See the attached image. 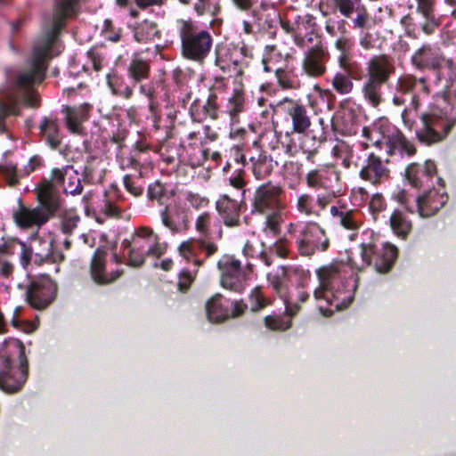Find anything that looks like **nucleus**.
Wrapping results in <instances>:
<instances>
[{
	"mask_svg": "<svg viewBox=\"0 0 456 456\" xmlns=\"http://www.w3.org/2000/svg\"><path fill=\"white\" fill-rule=\"evenodd\" d=\"M79 0H54L53 12L45 16L42 24V35L35 42L29 68L19 72L12 92L6 99L0 96V131L4 129V119L8 114L18 115V101L29 107L37 106V96L33 88L36 83L45 78L47 61L58 54L57 37L66 24V20L76 15Z\"/></svg>",
	"mask_w": 456,
	"mask_h": 456,
	"instance_id": "f257e3e1",
	"label": "nucleus"
},
{
	"mask_svg": "<svg viewBox=\"0 0 456 456\" xmlns=\"http://www.w3.org/2000/svg\"><path fill=\"white\" fill-rule=\"evenodd\" d=\"M195 228L203 237L182 242L178 250L187 262H192L199 267L218 251V245L211 236L221 240L223 230L220 220L209 212H203L197 217Z\"/></svg>",
	"mask_w": 456,
	"mask_h": 456,
	"instance_id": "f03ea898",
	"label": "nucleus"
},
{
	"mask_svg": "<svg viewBox=\"0 0 456 456\" xmlns=\"http://www.w3.org/2000/svg\"><path fill=\"white\" fill-rule=\"evenodd\" d=\"M456 123V94L448 92L436 106L421 117L418 139L428 145L442 141Z\"/></svg>",
	"mask_w": 456,
	"mask_h": 456,
	"instance_id": "7ed1b4c3",
	"label": "nucleus"
},
{
	"mask_svg": "<svg viewBox=\"0 0 456 456\" xmlns=\"http://www.w3.org/2000/svg\"><path fill=\"white\" fill-rule=\"evenodd\" d=\"M3 358L0 370V389L14 393L21 388L28 378V361L21 341L9 338L4 341L0 351Z\"/></svg>",
	"mask_w": 456,
	"mask_h": 456,
	"instance_id": "20e7f679",
	"label": "nucleus"
},
{
	"mask_svg": "<svg viewBox=\"0 0 456 456\" xmlns=\"http://www.w3.org/2000/svg\"><path fill=\"white\" fill-rule=\"evenodd\" d=\"M39 204L34 208L20 206L14 213L15 224L21 229L45 225L61 209L62 200L53 188H41L37 192Z\"/></svg>",
	"mask_w": 456,
	"mask_h": 456,
	"instance_id": "39448f33",
	"label": "nucleus"
},
{
	"mask_svg": "<svg viewBox=\"0 0 456 456\" xmlns=\"http://www.w3.org/2000/svg\"><path fill=\"white\" fill-rule=\"evenodd\" d=\"M287 233L295 240L301 256H310L316 252H323L330 246L325 231L315 222L289 223Z\"/></svg>",
	"mask_w": 456,
	"mask_h": 456,
	"instance_id": "423d86ee",
	"label": "nucleus"
},
{
	"mask_svg": "<svg viewBox=\"0 0 456 456\" xmlns=\"http://www.w3.org/2000/svg\"><path fill=\"white\" fill-rule=\"evenodd\" d=\"M178 32L184 57L196 61L207 57L213 42L208 31L199 28L191 20H178Z\"/></svg>",
	"mask_w": 456,
	"mask_h": 456,
	"instance_id": "0eeeda50",
	"label": "nucleus"
},
{
	"mask_svg": "<svg viewBox=\"0 0 456 456\" xmlns=\"http://www.w3.org/2000/svg\"><path fill=\"white\" fill-rule=\"evenodd\" d=\"M121 246L128 256L129 265L134 267L141 266L148 256H159L162 254L158 235L146 227L137 229L132 239L124 240Z\"/></svg>",
	"mask_w": 456,
	"mask_h": 456,
	"instance_id": "6e6552de",
	"label": "nucleus"
},
{
	"mask_svg": "<svg viewBox=\"0 0 456 456\" xmlns=\"http://www.w3.org/2000/svg\"><path fill=\"white\" fill-rule=\"evenodd\" d=\"M20 246V260L23 268L31 264L40 266L44 264L56 263L63 259V256L53 250V240L51 238H41L34 235L27 245L23 241Z\"/></svg>",
	"mask_w": 456,
	"mask_h": 456,
	"instance_id": "1a4fd4ad",
	"label": "nucleus"
},
{
	"mask_svg": "<svg viewBox=\"0 0 456 456\" xmlns=\"http://www.w3.org/2000/svg\"><path fill=\"white\" fill-rule=\"evenodd\" d=\"M217 267L221 272V285L227 289L241 292L251 272V265L242 267L240 260L233 256L224 255L217 262Z\"/></svg>",
	"mask_w": 456,
	"mask_h": 456,
	"instance_id": "9d476101",
	"label": "nucleus"
},
{
	"mask_svg": "<svg viewBox=\"0 0 456 456\" xmlns=\"http://www.w3.org/2000/svg\"><path fill=\"white\" fill-rule=\"evenodd\" d=\"M361 264L354 263L359 269L370 265L372 261L377 272L385 273L388 272L397 256V248L394 245L386 244L381 252H378L376 246L370 242H362L360 246Z\"/></svg>",
	"mask_w": 456,
	"mask_h": 456,
	"instance_id": "9b49d317",
	"label": "nucleus"
},
{
	"mask_svg": "<svg viewBox=\"0 0 456 456\" xmlns=\"http://www.w3.org/2000/svg\"><path fill=\"white\" fill-rule=\"evenodd\" d=\"M57 285L46 274L34 278L27 287L26 301L33 308H46L55 299Z\"/></svg>",
	"mask_w": 456,
	"mask_h": 456,
	"instance_id": "f8f14e48",
	"label": "nucleus"
},
{
	"mask_svg": "<svg viewBox=\"0 0 456 456\" xmlns=\"http://www.w3.org/2000/svg\"><path fill=\"white\" fill-rule=\"evenodd\" d=\"M344 265L341 264H331L327 266L321 267L316 273L320 281L319 288L315 289L314 296L316 299H325L330 301V297L338 298L340 290V283H342V269Z\"/></svg>",
	"mask_w": 456,
	"mask_h": 456,
	"instance_id": "ddd939ff",
	"label": "nucleus"
},
{
	"mask_svg": "<svg viewBox=\"0 0 456 456\" xmlns=\"http://www.w3.org/2000/svg\"><path fill=\"white\" fill-rule=\"evenodd\" d=\"M53 188L59 195L57 188H61L63 193L77 196L83 192L84 187L79 174L72 165H65L52 170L49 183L42 188Z\"/></svg>",
	"mask_w": 456,
	"mask_h": 456,
	"instance_id": "4468645a",
	"label": "nucleus"
},
{
	"mask_svg": "<svg viewBox=\"0 0 456 456\" xmlns=\"http://www.w3.org/2000/svg\"><path fill=\"white\" fill-rule=\"evenodd\" d=\"M305 179L310 188L316 191L322 190L323 192L318 193V195H322L330 201L338 195L339 191L337 190V187L339 175L332 167L323 166L312 170L307 173Z\"/></svg>",
	"mask_w": 456,
	"mask_h": 456,
	"instance_id": "2eb2a0df",
	"label": "nucleus"
},
{
	"mask_svg": "<svg viewBox=\"0 0 456 456\" xmlns=\"http://www.w3.org/2000/svg\"><path fill=\"white\" fill-rule=\"evenodd\" d=\"M218 134L210 126L201 125L189 131L186 134L184 142L191 149V158L196 165H202L208 159V150L206 145L208 142H215Z\"/></svg>",
	"mask_w": 456,
	"mask_h": 456,
	"instance_id": "dca6fc26",
	"label": "nucleus"
},
{
	"mask_svg": "<svg viewBox=\"0 0 456 456\" xmlns=\"http://www.w3.org/2000/svg\"><path fill=\"white\" fill-rule=\"evenodd\" d=\"M389 163V159H384L374 152H369L359 171V177L374 186L386 183L391 179Z\"/></svg>",
	"mask_w": 456,
	"mask_h": 456,
	"instance_id": "f3484780",
	"label": "nucleus"
},
{
	"mask_svg": "<svg viewBox=\"0 0 456 456\" xmlns=\"http://www.w3.org/2000/svg\"><path fill=\"white\" fill-rule=\"evenodd\" d=\"M247 305L240 301L231 302L216 294L206 303V314L209 322H219L229 317H238L243 314Z\"/></svg>",
	"mask_w": 456,
	"mask_h": 456,
	"instance_id": "a211bd4d",
	"label": "nucleus"
},
{
	"mask_svg": "<svg viewBox=\"0 0 456 456\" xmlns=\"http://www.w3.org/2000/svg\"><path fill=\"white\" fill-rule=\"evenodd\" d=\"M281 187L270 183L259 186L253 200V212L270 214L273 211L283 210L284 204L281 201Z\"/></svg>",
	"mask_w": 456,
	"mask_h": 456,
	"instance_id": "6ab92c4d",
	"label": "nucleus"
},
{
	"mask_svg": "<svg viewBox=\"0 0 456 456\" xmlns=\"http://www.w3.org/2000/svg\"><path fill=\"white\" fill-rule=\"evenodd\" d=\"M405 175L409 183L416 188H431L435 183L441 185L442 178L436 176V166L431 160L423 164L411 163L406 170Z\"/></svg>",
	"mask_w": 456,
	"mask_h": 456,
	"instance_id": "aec40b11",
	"label": "nucleus"
},
{
	"mask_svg": "<svg viewBox=\"0 0 456 456\" xmlns=\"http://www.w3.org/2000/svg\"><path fill=\"white\" fill-rule=\"evenodd\" d=\"M330 54L323 45L305 49L301 59L302 73L309 77H322L327 70Z\"/></svg>",
	"mask_w": 456,
	"mask_h": 456,
	"instance_id": "412c9836",
	"label": "nucleus"
},
{
	"mask_svg": "<svg viewBox=\"0 0 456 456\" xmlns=\"http://www.w3.org/2000/svg\"><path fill=\"white\" fill-rule=\"evenodd\" d=\"M412 65L420 70L423 69H442L444 67L449 69L452 74V60L446 59L441 54L436 53L429 45H423L411 56Z\"/></svg>",
	"mask_w": 456,
	"mask_h": 456,
	"instance_id": "4be33fe9",
	"label": "nucleus"
},
{
	"mask_svg": "<svg viewBox=\"0 0 456 456\" xmlns=\"http://www.w3.org/2000/svg\"><path fill=\"white\" fill-rule=\"evenodd\" d=\"M319 124L321 126V129L318 131L311 130L308 132L297 133V145L289 146L287 151L290 152V154H296L297 152V147L299 151L304 154H306L308 159L314 156L321 143L326 139V128L323 126V118L319 119ZM293 143L296 144L294 140Z\"/></svg>",
	"mask_w": 456,
	"mask_h": 456,
	"instance_id": "5701e85b",
	"label": "nucleus"
},
{
	"mask_svg": "<svg viewBox=\"0 0 456 456\" xmlns=\"http://www.w3.org/2000/svg\"><path fill=\"white\" fill-rule=\"evenodd\" d=\"M447 200L448 196L443 185L438 189L435 186L428 188L422 195L416 198L417 211L421 217L432 216L445 205Z\"/></svg>",
	"mask_w": 456,
	"mask_h": 456,
	"instance_id": "b1692460",
	"label": "nucleus"
},
{
	"mask_svg": "<svg viewBox=\"0 0 456 456\" xmlns=\"http://www.w3.org/2000/svg\"><path fill=\"white\" fill-rule=\"evenodd\" d=\"M105 251L97 248L92 257L90 265V276L93 281L98 285L104 286L114 282L123 273V270L107 272L105 267Z\"/></svg>",
	"mask_w": 456,
	"mask_h": 456,
	"instance_id": "393cba45",
	"label": "nucleus"
},
{
	"mask_svg": "<svg viewBox=\"0 0 456 456\" xmlns=\"http://www.w3.org/2000/svg\"><path fill=\"white\" fill-rule=\"evenodd\" d=\"M365 65V78L385 84L395 72L393 60L385 54L372 56L367 61Z\"/></svg>",
	"mask_w": 456,
	"mask_h": 456,
	"instance_id": "a878e982",
	"label": "nucleus"
},
{
	"mask_svg": "<svg viewBox=\"0 0 456 456\" xmlns=\"http://www.w3.org/2000/svg\"><path fill=\"white\" fill-rule=\"evenodd\" d=\"M217 97L210 94L206 101L195 99L190 106L189 113L193 122L200 123L206 118L217 119L218 118Z\"/></svg>",
	"mask_w": 456,
	"mask_h": 456,
	"instance_id": "bb28decb",
	"label": "nucleus"
},
{
	"mask_svg": "<svg viewBox=\"0 0 456 456\" xmlns=\"http://www.w3.org/2000/svg\"><path fill=\"white\" fill-rule=\"evenodd\" d=\"M216 209L224 225L235 227L240 224V202L220 195L216 202Z\"/></svg>",
	"mask_w": 456,
	"mask_h": 456,
	"instance_id": "cd10ccee",
	"label": "nucleus"
},
{
	"mask_svg": "<svg viewBox=\"0 0 456 456\" xmlns=\"http://www.w3.org/2000/svg\"><path fill=\"white\" fill-rule=\"evenodd\" d=\"M330 203L322 195L317 194L314 199L310 194L303 193L297 197L296 208L298 213L307 217H319Z\"/></svg>",
	"mask_w": 456,
	"mask_h": 456,
	"instance_id": "c85d7f7f",
	"label": "nucleus"
},
{
	"mask_svg": "<svg viewBox=\"0 0 456 456\" xmlns=\"http://www.w3.org/2000/svg\"><path fill=\"white\" fill-rule=\"evenodd\" d=\"M289 105L287 109V114L292 122L293 132L303 133L307 131L311 126V118L306 106L292 100H287Z\"/></svg>",
	"mask_w": 456,
	"mask_h": 456,
	"instance_id": "c756f323",
	"label": "nucleus"
},
{
	"mask_svg": "<svg viewBox=\"0 0 456 456\" xmlns=\"http://www.w3.org/2000/svg\"><path fill=\"white\" fill-rule=\"evenodd\" d=\"M330 215L342 227L349 231H356L361 224L360 214L344 206H332L330 209Z\"/></svg>",
	"mask_w": 456,
	"mask_h": 456,
	"instance_id": "7c9ffc66",
	"label": "nucleus"
},
{
	"mask_svg": "<svg viewBox=\"0 0 456 456\" xmlns=\"http://www.w3.org/2000/svg\"><path fill=\"white\" fill-rule=\"evenodd\" d=\"M385 83L365 78L362 85V94L365 102L373 108L379 107L385 102L383 86Z\"/></svg>",
	"mask_w": 456,
	"mask_h": 456,
	"instance_id": "2f4dec72",
	"label": "nucleus"
},
{
	"mask_svg": "<svg viewBox=\"0 0 456 456\" xmlns=\"http://www.w3.org/2000/svg\"><path fill=\"white\" fill-rule=\"evenodd\" d=\"M88 104L79 107H66V126L72 133H78L81 129V124L87 118Z\"/></svg>",
	"mask_w": 456,
	"mask_h": 456,
	"instance_id": "473e14b6",
	"label": "nucleus"
},
{
	"mask_svg": "<svg viewBox=\"0 0 456 456\" xmlns=\"http://www.w3.org/2000/svg\"><path fill=\"white\" fill-rule=\"evenodd\" d=\"M252 164V172L258 180L265 179L273 171L275 162L265 153H259L257 156L249 159Z\"/></svg>",
	"mask_w": 456,
	"mask_h": 456,
	"instance_id": "72a5a7b5",
	"label": "nucleus"
},
{
	"mask_svg": "<svg viewBox=\"0 0 456 456\" xmlns=\"http://www.w3.org/2000/svg\"><path fill=\"white\" fill-rule=\"evenodd\" d=\"M316 28L315 19L311 14L297 15L294 19L293 40L295 45H302V37L310 29Z\"/></svg>",
	"mask_w": 456,
	"mask_h": 456,
	"instance_id": "f704fd0d",
	"label": "nucleus"
},
{
	"mask_svg": "<svg viewBox=\"0 0 456 456\" xmlns=\"http://www.w3.org/2000/svg\"><path fill=\"white\" fill-rule=\"evenodd\" d=\"M395 137H392L390 146L386 150L388 156L395 155L399 152L401 155L412 156L416 152L415 146L408 141L400 131H394Z\"/></svg>",
	"mask_w": 456,
	"mask_h": 456,
	"instance_id": "c9c22d12",
	"label": "nucleus"
},
{
	"mask_svg": "<svg viewBox=\"0 0 456 456\" xmlns=\"http://www.w3.org/2000/svg\"><path fill=\"white\" fill-rule=\"evenodd\" d=\"M39 129L46 142L52 148H57L61 143L59 127L55 118L45 117L42 118Z\"/></svg>",
	"mask_w": 456,
	"mask_h": 456,
	"instance_id": "e433bc0d",
	"label": "nucleus"
},
{
	"mask_svg": "<svg viewBox=\"0 0 456 456\" xmlns=\"http://www.w3.org/2000/svg\"><path fill=\"white\" fill-rule=\"evenodd\" d=\"M393 232L399 237L405 238L411 231L412 224L407 215L399 209H395L389 219Z\"/></svg>",
	"mask_w": 456,
	"mask_h": 456,
	"instance_id": "4c0bfd02",
	"label": "nucleus"
},
{
	"mask_svg": "<svg viewBox=\"0 0 456 456\" xmlns=\"http://www.w3.org/2000/svg\"><path fill=\"white\" fill-rule=\"evenodd\" d=\"M333 90L339 95L350 94L354 87L353 77L349 71H338L330 80Z\"/></svg>",
	"mask_w": 456,
	"mask_h": 456,
	"instance_id": "58836bf2",
	"label": "nucleus"
},
{
	"mask_svg": "<svg viewBox=\"0 0 456 456\" xmlns=\"http://www.w3.org/2000/svg\"><path fill=\"white\" fill-rule=\"evenodd\" d=\"M244 111V96L239 92L235 91L233 94L228 98L227 103L224 107V112L230 117L231 126L239 123V116Z\"/></svg>",
	"mask_w": 456,
	"mask_h": 456,
	"instance_id": "ea45409f",
	"label": "nucleus"
},
{
	"mask_svg": "<svg viewBox=\"0 0 456 456\" xmlns=\"http://www.w3.org/2000/svg\"><path fill=\"white\" fill-rule=\"evenodd\" d=\"M228 49L222 48L216 50V64L224 71L229 73L230 76L241 74V69H240L239 61L232 58V53L229 58H227Z\"/></svg>",
	"mask_w": 456,
	"mask_h": 456,
	"instance_id": "a19ab883",
	"label": "nucleus"
},
{
	"mask_svg": "<svg viewBox=\"0 0 456 456\" xmlns=\"http://www.w3.org/2000/svg\"><path fill=\"white\" fill-rule=\"evenodd\" d=\"M127 73L129 77L134 83H140L142 80L148 78L150 73V65L147 61L142 59L134 58L128 65Z\"/></svg>",
	"mask_w": 456,
	"mask_h": 456,
	"instance_id": "79ce46f5",
	"label": "nucleus"
},
{
	"mask_svg": "<svg viewBox=\"0 0 456 456\" xmlns=\"http://www.w3.org/2000/svg\"><path fill=\"white\" fill-rule=\"evenodd\" d=\"M291 268L285 265H280L272 272L266 274L267 281L270 286L278 293L281 292L284 289L285 281H287Z\"/></svg>",
	"mask_w": 456,
	"mask_h": 456,
	"instance_id": "37998d69",
	"label": "nucleus"
},
{
	"mask_svg": "<svg viewBox=\"0 0 456 456\" xmlns=\"http://www.w3.org/2000/svg\"><path fill=\"white\" fill-rule=\"evenodd\" d=\"M134 37L139 42L151 41L159 37V31L156 23L144 20L135 28Z\"/></svg>",
	"mask_w": 456,
	"mask_h": 456,
	"instance_id": "c03bdc74",
	"label": "nucleus"
},
{
	"mask_svg": "<svg viewBox=\"0 0 456 456\" xmlns=\"http://www.w3.org/2000/svg\"><path fill=\"white\" fill-rule=\"evenodd\" d=\"M275 75L279 86L283 89L296 90L301 86L299 78L291 71L277 69H275Z\"/></svg>",
	"mask_w": 456,
	"mask_h": 456,
	"instance_id": "a18cd8bd",
	"label": "nucleus"
},
{
	"mask_svg": "<svg viewBox=\"0 0 456 456\" xmlns=\"http://www.w3.org/2000/svg\"><path fill=\"white\" fill-rule=\"evenodd\" d=\"M367 149L368 145L366 143H362L360 147H354L344 168L349 169L354 167L361 171L364 160L370 152Z\"/></svg>",
	"mask_w": 456,
	"mask_h": 456,
	"instance_id": "49530a36",
	"label": "nucleus"
},
{
	"mask_svg": "<svg viewBox=\"0 0 456 456\" xmlns=\"http://www.w3.org/2000/svg\"><path fill=\"white\" fill-rule=\"evenodd\" d=\"M108 86L113 94L130 99L133 95V88L125 84L118 77H108Z\"/></svg>",
	"mask_w": 456,
	"mask_h": 456,
	"instance_id": "de8ad7c7",
	"label": "nucleus"
},
{
	"mask_svg": "<svg viewBox=\"0 0 456 456\" xmlns=\"http://www.w3.org/2000/svg\"><path fill=\"white\" fill-rule=\"evenodd\" d=\"M194 10L199 15L210 14L216 15L220 11L218 0H196L194 3Z\"/></svg>",
	"mask_w": 456,
	"mask_h": 456,
	"instance_id": "09e8293b",
	"label": "nucleus"
},
{
	"mask_svg": "<svg viewBox=\"0 0 456 456\" xmlns=\"http://www.w3.org/2000/svg\"><path fill=\"white\" fill-rule=\"evenodd\" d=\"M354 147L344 141H340L332 148L333 157L340 161L343 167H345Z\"/></svg>",
	"mask_w": 456,
	"mask_h": 456,
	"instance_id": "8fccbe9b",
	"label": "nucleus"
},
{
	"mask_svg": "<svg viewBox=\"0 0 456 456\" xmlns=\"http://www.w3.org/2000/svg\"><path fill=\"white\" fill-rule=\"evenodd\" d=\"M80 216L73 212H66L61 218V230L64 234H71L77 227Z\"/></svg>",
	"mask_w": 456,
	"mask_h": 456,
	"instance_id": "3c124183",
	"label": "nucleus"
},
{
	"mask_svg": "<svg viewBox=\"0 0 456 456\" xmlns=\"http://www.w3.org/2000/svg\"><path fill=\"white\" fill-rule=\"evenodd\" d=\"M378 129L380 128V125H372L368 127L362 128V134L367 138L374 146L378 148L387 147V140L384 139L383 135L378 134Z\"/></svg>",
	"mask_w": 456,
	"mask_h": 456,
	"instance_id": "603ef678",
	"label": "nucleus"
},
{
	"mask_svg": "<svg viewBox=\"0 0 456 456\" xmlns=\"http://www.w3.org/2000/svg\"><path fill=\"white\" fill-rule=\"evenodd\" d=\"M337 5L339 12L346 18H350L353 13L364 6L361 0H337Z\"/></svg>",
	"mask_w": 456,
	"mask_h": 456,
	"instance_id": "864d4df0",
	"label": "nucleus"
},
{
	"mask_svg": "<svg viewBox=\"0 0 456 456\" xmlns=\"http://www.w3.org/2000/svg\"><path fill=\"white\" fill-rule=\"evenodd\" d=\"M418 79L411 75L401 76L396 82L395 91L403 94H409L415 88Z\"/></svg>",
	"mask_w": 456,
	"mask_h": 456,
	"instance_id": "5fc2aeb1",
	"label": "nucleus"
},
{
	"mask_svg": "<svg viewBox=\"0 0 456 456\" xmlns=\"http://www.w3.org/2000/svg\"><path fill=\"white\" fill-rule=\"evenodd\" d=\"M139 154V151H135L133 152H124L122 151L118 156V160L119 163V166L122 169L126 168H134L135 170H138L140 167L139 161L136 158V155Z\"/></svg>",
	"mask_w": 456,
	"mask_h": 456,
	"instance_id": "6e6d98bb",
	"label": "nucleus"
},
{
	"mask_svg": "<svg viewBox=\"0 0 456 456\" xmlns=\"http://www.w3.org/2000/svg\"><path fill=\"white\" fill-rule=\"evenodd\" d=\"M282 210L273 211V213L265 214L266 216L265 227L272 232L277 233L280 230V225L283 221Z\"/></svg>",
	"mask_w": 456,
	"mask_h": 456,
	"instance_id": "4d7b16f0",
	"label": "nucleus"
},
{
	"mask_svg": "<svg viewBox=\"0 0 456 456\" xmlns=\"http://www.w3.org/2000/svg\"><path fill=\"white\" fill-rule=\"evenodd\" d=\"M227 185H229V189L236 190V197L246 193V183L240 174L229 177Z\"/></svg>",
	"mask_w": 456,
	"mask_h": 456,
	"instance_id": "13d9d810",
	"label": "nucleus"
},
{
	"mask_svg": "<svg viewBox=\"0 0 456 456\" xmlns=\"http://www.w3.org/2000/svg\"><path fill=\"white\" fill-rule=\"evenodd\" d=\"M300 48H309L315 45H323L320 37L316 32V28L310 29L306 32V36L302 37V45H296Z\"/></svg>",
	"mask_w": 456,
	"mask_h": 456,
	"instance_id": "bf43d9fd",
	"label": "nucleus"
},
{
	"mask_svg": "<svg viewBox=\"0 0 456 456\" xmlns=\"http://www.w3.org/2000/svg\"><path fill=\"white\" fill-rule=\"evenodd\" d=\"M452 72L450 74L449 69L447 67H444L442 69H434L436 73L437 81L444 80V87L448 88L450 86L451 82L456 77V66L452 61Z\"/></svg>",
	"mask_w": 456,
	"mask_h": 456,
	"instance_id": "052dcab7",
	"label": "nucleus"
},
{
	"mask_svg": "<svg viewBox=\"0 0 456 456\" xmlns=\"http://www.w3.org/2000/svg\"><path fill=\"white\" fill-rule=\"evenodd\" d=\"M0 174L4 175L8 184L14 186L18 183V176L16 173V166L12 163L5 164L0 167Z\"/></svg>",
	"mask_w": 456,
	"mask_h": 456,
	"instance_id": "680f3d73",
	"label": "nucleus"
},
{
	"mask_svg": "<svg viewBox=\"0 0 456 456\" xmlns=\"http://www.w3.org/2000/svg\"><path fill=\"white\" fill-rule=\"evenodd\" d=\"M373 125H380L381 129H378L377 132L379 135H383L384 139L387 140V149H388L390 146V139L394 136L395 137V133H394V131L398 130L395 126L389 125L386 120H381L378 123H374Z\"/></svg>",
	"mask_w": 456,
	"mask_h": 456,
	"instance_id": "e2e57ef3",
	"label": "nucleus"
},
{
	"mask_svg": "<svg viewBox=\"0 0 456 456\" xmlns=\"http://www.w3.org/2000/svg\"><path fill=\"white\" fill-rule=\"evenodd\" d=\"M265 326L271 330H288L291 322L290 321H283L280 317H273V316H266L265 318Z\"/></svg>",
	"mask_w": 456,
	"mask_h": 456,
	"instance_id": "0e129e2a",
	"label": "nucleus"
},
{
	"mask_svg": "<svg viewBox=\"0 0 456 456\" xmlns=\"http://www.w3.org/2000/svg\"><path fill=\"white\" fill-rule=\"evenodd\" d=\"M425 20L423 23H420V28L421 30L427 34L430 35L432 34L435 29L437 28V22L434 15V11L429 12L428 15L427 14H421Z\"/></svg>",
	"mask_w": 456,
	"mask_h": 456,
	"instance_id": "69168bd1",
	"label": "nucleus"
},
{
	"mask_svg": "<svg viewBox=\"0 0 456 456\" xmlns=\"http://www.w3.org/2000/svg\"><path fill=\"white\" fill-rule=\"evenodd\" d=\"M356 17L353 20L354 28H364L367 27L369 22V13L365 6L362 7L355 12Z\"/></svg>",
	"mask_w": 456,
	"mask_h": 456,
	"instance_id": "338daca9",
	"label": "nucleus"
},
{
	"mask_svg": "<svg viewBox=\"0 0 456 456\" xmlns=\"http://www.w3.org/2000/svg\"><path fill=\"white\" fill-rule=\"evenodd\" d=\"M124 184L127 191H129L134 196H140L143 191V187L140 184H137L132 179L131 175H126L124 176Z\"/></svg>",
	"mask_w": 456,
	"mask_h": 456,
	"instance_id": "774afa93",
	"label": "nucleus"
}]
</instances>
